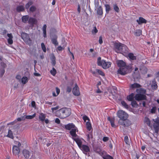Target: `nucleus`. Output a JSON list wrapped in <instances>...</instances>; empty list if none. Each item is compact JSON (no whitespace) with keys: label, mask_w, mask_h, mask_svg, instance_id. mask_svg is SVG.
Returning <instances> with one entry per match:
<instances>
[{"label":"nucleus","mask_w":159,"mask_h":159,"mask_svg":"<svg viewBox=\"0 0 159 159\" xmlns=\"http://www.w3.org/2000/svg\"><path fill=\"white\" fill-rule=\"evenodd\" d=\"M137 21L139 25H141L143 23L145 24L147 22V20L142 17H140L139 20H137Z\"/></svg>","instance_id":"dca6fc26"},{"label":"nucleus","mask_w":159,"mask_h":159,"mask_svg":"<svg viewBox=\"0 0 159 159\" xmlns=\"http://www.w3.org/2000/svg\"><path fill=\"white\" fill-rule=\"evenodd\" d=\"M102 42V36H100L99 38V43L100 44H101Z\"/></svg>","instance_id":"13d9d810"},{"label":"nucleus","mask_w":159,"mask_h":159,"mask_svg":"<svg viewBox=\"0 0 159 159\" xmlns=\"http://www.w3.org/2000/svg\"><path fill=\"white\" fill-rule=\"evenodd\" d=\"M51 59V63L52 65L53 66H54L56 64V62L55 61L56 58L54 55L53 54L52 55Z\"/></svg>","instance_id":"a878e982"},{"label":"nucleus","mask_w":159,"mask_h":159,"mask_svg":"<svg viewBox=\"0 0 159 159\" xmlns=\"http://www.w3.org/2000/svg\"><path fill=\"white\" fill-rule=\"evenodd\" d=\"M121 103L122 105L125 108L128 109L129 108V106L126 104V103L124 101H122L121 102Z\"/></svg>","instance_id":"58836bf2"},{"label":"nucleus","mask_w":159,"mask_h":159,"mask_svg":"<svg viewBox=\"0 0 159 159\" xmlns=\"http://www.w3.org/2000/svg\"><path fill=\"white\" fill-rule=\"evenodd\" d=\"M25 116H21L20 117L17 118V120L18 121H20L21 120H25Z\"/></svg>","instance_id":"8fccbe9b"},{"label":"nucleus","mask_w":159,"mask_h":159,"mask_svg":"<svg viewBox=\"0 0 159 159\" xmlns=\"http://www.w3.org/2000/svg\"><path fill=\"white\" fill-rule=\"evenodd\" d=\"M7 36L9 38L7 39L8 43L10 44H11L13 43V41L12 40V38H13V36L11 34H8Z\"/></svg>","instance_id":"a211bd4d"},{"label":"nucleus","mask_w":159,"mask_h":159,"mask_svg":"<svg viewBox=\"0 0 159 159\" xmlns=\"http://www.w3.org/2000/svg\"><path fill=\"white\" fill-rule=\"evenodd\" d=\"M16 144L18 146H17L19 148L21 146V143L19 142H16Z\"/></svg>","instance_id":"680f3d73"},{"label":"nucleus","mask_w":159,"mask_h":159,"mask_svg":"<svg viewBox=\"0 0 159 159\" xmlns=\"http://www.w3.org/2000/svg\"><path fill=\"white\" fill-rule=\"evenodd\" d=\"M117 115L120 118L119 120H122L128 119L129 117L128 114L122 110L118 111L117 112Z\"/></svg>","instance_id":"423d86ee"},{"label":"nucleus","mask_w":159,"mask_h":159,"mask_svg":"<svg viewBox=\"0 0 159 159\" xmlns=\"http://www.w3.org/2000/svg\"><path fill=\"white\" fill-rule=\"evenodd\" d=\"M88 138L89 139H90V137L92 139L93 138V135L92 134H88L87 135Z\"/></svg>","instance_id":"e2e57ef3"},{"label":"nucleus","mask_w":159,"mask_h":159,"mask_svg":"<svg viewBox=\"0 0 159 159\" xmlns=\"http://www.w3.org/2000/svg\"><path fill=\"white\" fill-rule=\"evenodd\" d=\"M128 140L129 138L128 136H125L124 138V141L127 144H129Z\"/></svg>","instance_id":"603ef678"},{"label":"nucleus","mask_w":159,"mask_h":159,"mask_svg":"<svg viewBox=\"0 0 159 159\" xmlns=\"http://www.w3.org/2000/svg\"><path fill=\"white\" fill-rule=\"evenodd\" d=\"M96 71L100 75H102V76L104 75V73L101 70H100L97 69L96 70Z\"/></svg>","instance_id":"3c124183"},{"label":"nucleus","mask_w":159,"mask_h":159,"mask_svg":"<svg viewBox=\"0 0 159 159\" xmlns=\"http://www.w3.org/2000/svg\"><path fill=\"white\" fill-rule=\"evenodd\" d=\"M23 154L25 158L27 159H30L32 156V153L26 149L23 150Z\"/></svg>","instance_id":"9d476101"},{"label":"nucleus","mask_w":159,"mask_h":159,"mask_svg":"<svg viewBox=\"0 0 159 159\" xmlns=\"http://www.w3.org/2000/svg\"><path fill=\"white\" fill-rule=\"evenodd\" d=\"M21 78V77L19 75H17L16 77V78L17 80H20Z\"/></svg>","instance_id":"338daca9"},{"label":"nucleus","mask_w":159,"mask_h":159,"mask_svg":"<svg viewBox=\"0 0 159 159\" xmlns=\"http://www.w3.org/2000/svg\"><path fill=\"white\" fill-rule=\"evenodd\" d=\"M77 130V128L75 126V127L72 128L70 132V134L74 138L76 137L77 136V135L76 134V132Z\"/></svg>","instance_id":"4468645a"},{"label":"nucleus","mask_w":159,"mask_h":159,"mask_svg":"<svg viewBox=\"0 0 159 159\" xmlns=\"http://www.w3.org/2000/svg\"><path fill=\"white\" fill-rule=\"evenodd\" d=\"M136 91L139 94L144 93L146 92V90L143 89L141 88L139 89H137Z\"/></svg>","instance_id":"7c9ffc66"},{"label":"nucleus","mask_w":159,"mask_h":159,"mask_svg":"<svg viewBox=\"0 0 159 159\" xmlns=\"http://www.w3.org/2000/svg\"><path fill=\"white\" fill-rule=\"evenodd\" d=\"M72 92L75 96H79L80 95L79 88L77 83L75 84V86L73 88Z\"/></svg>","instance_id":"6e6552de"},{"label":"nucleus","mask_w":159,"mask_h":159,"mask_svg":"<svg viewBox=\"0 0 159 159\" xmlns=\"http://www.w3.org/2000/svg\"><path fill=\"white\" fill-rule=\"evenodd\" d=\"M50 37L52 43L55 46H56L58 45V43L57 42V36L54 34H51Z\"/></svg>","instance_id":"1a4fd4ad"},{"label":"nucleus","mask_w":159,"mask_h":159,"mask_svg":"<svg viewBox=\"0 0 159 159\" xmlns=\"http://www.w3.org/2000/svg\"><path fill=\"white\" fill-rule=\"evenodd\" d=\"M29 16L28 15L24 16H22V20L23 22L26 23L29 20Z\"/></svg>","instance_id":"393cba45"},{"label":"nucleus","mask_w":159,"mask_h":159,"mask_svg":"<svg viewBox=\"0 0 159 159\" xmlns=\"http://www.w3.org/2000/svg\"><path fill=\"white\" fill-rule=\"evenodd\" d=\"M131 105L133 107H137L138 106V104L135 101H132L131 103Z\"/></svg>","instance_id":"49530a36"},{"label":"nucleus","mask_w":159,"mask_h":159,"mask_svg":"<svg viewBox=\"0 0 159 159\" xmlns=\"http://www.w3.org/2000/svg\"><path fill=\"white\" fill-rule=\"evenodd\" d=\"M113 9L114 10L117 12H119L120 11V9L119 7L117 6L115 4L113 6Z\"/></svg>","instance_id":"c9c22d12"},{"label":"nucleus","mask_w":159,"mask_h":159,"mask_svg":"<svg viewBox=\"0 0 159 159\" xmlns=\"http://www.w3.org/2000/svg\"><path fill=\"white\" fill-rule=\"evenodd\" d=\"M55 122L58 124H59L60 123V121L58 118H57L55 119Z\"/></svg>","instance_id":"052dcab7"},{"label":"nucleus","mask_w":159,"mask_h":159,"mask_svg":"<svg viewBox=\"0 0 159 159\" xmlns=\"http://www.w3.org/2000/svg\"><path fill=\"white\" fill-rule=\"evenodd\" d=\"M59 108V107L58 106H57L55 107H53L51 108V109L52 111V112H53L54 110H57Z\"/></svg>","instance_id":"bf43d9fd"},{"label":"nucleus","mask_w":159,"mask_h":159,"mask_svg":"<svg viewBox=\"0 0 159 159\" xmlns=\"http://www.w3.org/2000/svg\"><path fill=\"white\" fill-rule=\"evenodd\" d=\"M108 120L110 122L111 126L113 127L116 128V125L114 124L115 118L114 117L110 118L109 117L107 118Z\"/></svg>","instance_id":"f3484780"},{"label":"nucleus","mask_w":159,"mask_h":159,"mask_svg":"<svg viewBox=\"0 0 159 159\" xmlns=\"http://www.w3.org/2000/svg\"><path fill=\"white\" fill-rule=\"evenodd\" d=\"M84 152H88L90 151V148L87 145H83L81 146V148H80Z\"/></svg>","instance_id":"6ab92c4d"},{"label":"nucleus","mask_w":159,"mask_h":159,"mask_svg":"<svg viewBox=\"0 0 159 159\" xmlns=\"http://www.w3.org/2000/svg\"><path fill=\"white\" fill-rule=\"evenodd\" d=\"M36 115L35 114H34L33 115L31 116V115H28V116H26L25 117V119H31L34 118V117H35Z\"/></svg>","instance_id":"f704fd0d"},{"label":"nucleus","mask_w":159,"mask_h":159,"mask_svg":"<svg viewBox=\"0 0 159 159\" xmlns=\"http://www.w3.org/2000/svg\"><path fill=\"white\" fill-rule=\"evenodd\" d=\"M116 63L119 68L117 70L118 73L121 75H125L129 71L128 67L126 66L125 63L122 60L116 61Z\"/></svg>","instance_id":"f03ea898"},{"label":"nucleus","mask_w":159,"mask_h":159,"mask_svg":"<svg viewBox=\"0 0 159 159\" xmlns=\"http://www.w3.org/2000/svg\"><path fill=\"white\" fill-rule=\"evenodd\" d=\"M73 139L76 142L79 147L81 148L82 142L81 140L79 138H73Z\"/></svg>","instance_id":"412c9836"},{"label":"nucleus","mask_w":159,"mask_h":159,"mask_svg":"<svg viewBox=\"0 0 159 159\" xmlns=\"http://www.w3.org/2000/svg\"><path fill=\"white\" fill-rule=\"evenodd\" d=\"M97 13L99 15H102L103 14L102 9L101 7L99 6L97 9Z\"/></svg>","instance_id":"cd10ccee"},{"label":"nucleus","mask_w":159,"mask_h":159,"mask_svg":"<svg viewBox=\"0 0 159 159\" xmlns=\"http://www.w3.org/2000/svg\"><path fill=\"white\" fill-rule=\"evenodd\" d=\"M50 72L51 74L53 76H55L57 73L56 70L54 67H53L52 70H51Z\"/></svg>","instance_id":"4c0bfd02"},{"label":"nucleus","mask_w":159,"mask_h":159,"mask_svg":"<svg viewBox=\"0 0 159 159\" xmlns=\"http://www.w3.org/2000/svg\"><path fill=\"white\" fill-rule=\"evenodd\" d=\"M109 138L106 137H104L103 138V141L104 142H107L109 140Z\"/></svg>","instance_id":"4d7b16f0"},{"label":"nucleus","mask_w":159,"mask_h":159,"mask_svg":"<svg viewBox=\"0 0 159 159\" xmlns=\"http://www.w3.org/2000/svg\"><path fill=\"white\" fill-rule=\"evenodd\" d=\"M113 49L116 52L122 54L127 57H129V49L126 46L120 43H115L114 44Z\"/></svg>","instance_id":"f257e3e1"},{"label":"nucleus","mask_w":159,"mask_h":159,"mask_svg":"<svg viewBox=\"0 0 159 159\" xmlns=\"http://www.w3.org/2000/svg\"><path fill=\"white\" fill-rule=\"evenodd\" d=\"M46 117V115L43 113H40L39 116V119L42 122H43Z\"/></svg>","instance_id":"4be33fe9"},{"label":"nucleus","mask_w":159,"mask_h":159,"mask_svg":"<svg viewBox=\"0 0 159 159\" xmlns=\"http://www.w3.org/2000/svg\"><path fill=\"white\" fill-rule=\"evenodd\" d=\"M97 64L98 65L101 66L104 69H106L110 67L111 63L110 62H106L105 61L101 60V57H99L98 58Z\"/></svg>","instance_id":"39448f33"},{"label":"nucleus","mask_w":159,"mask_h":159,"mask_svg":"<svg viewBox=\"0 0 159 159\" xmlns=\"http://www.w3.org/2000/svg\"><path fill=\"white\" fill-rule=\"evenodd\" d=\"M1 67L0 68H3L4 69L7 67V65L3 62H2L0 63Z\"/></svg>","instance_id":"37998d69"},{"label":"nucleus","mask_w":159,"mask_h":159,"mask_svg":"<svg viewBox=\"0 0 159 159\" xmlns=\"http://www.w3.org/2000/svg\"><path fill=\"white\" fill-rule=\"evenodd\" d=\"M141 70L143 74H145L147 72V69L145 67H143Z\"/></svg>","instance_id":"a19ab883"},{"label":"nucleus","mask_w":159,"mask_h":159,"mask_svg":"<svg viewBox=\"0 0 159 159\" xmlns=\"http://www.w3.org/2000/svg\"><path fill=\"white\" fill-rule=\"evenodd\" d=\"M7 136L8 137H9L12 139H13L14 138L12 131L10 129L8 130V134L7 135Z\"/></svg>","instance_id":"72a5a7b5"},{"label":"nucleus","mask_w":159,"mask_h":159,"mask_svg":"<svg viewBox=\"0 0 159 159\" xmlns=\"http://www.w3.org/2000/svg\"><path fill=\"white\" fill-rule=\"evenodd\" d=\"M157 110V107H154L151 109L150 112L151 113L154 114L156 113V111Z\"/></svg>","instance_id":"79ce46f5"},{"label":"nucleus","mask_w":159,"mask_h":159,"mask_svg":"<svg viewBox=\"0 0 159 159\" xmlns=\"http://www.w3.org/2000/svg\"><path fill=\"white\" fill-rule=\"evenodd\" d=\"M144 121L146 123V124L150 126L151 122L149 119L148 118H145V119Z\"/></svg>","instance_id":"c03bdc74"},{"label":"nucleus","mask_w":159,"mask_h":159,"mask_svg":"<svg viewBox=\"0 0 159 159\" xmlns=\"http://www.w3.org/2000/svg\"><path fill=\"white\" fill-rule=\"evenodd\" d=\"M141 87V85L137 83H134L131 85V87L133 89L139 88Z\"/></svg>","instance_id":"c756f323"},{"label":"nucleus","mask_w":159,"mask_h":159,"mask_svg":"<svg viewBox=\"0 0 159 159\" xmlns=\"http://www.w3.org/2000/svg\"><path fill=\"white\" fill-rule=\"evenodd\" d=\"M13 153L15 155H18L20 152V149L17 145H14L12 148Z\"/></svg>","instance_id":"f8f14e48"},{"label":"nucleus","mask_w":159,"mask_h":159,"mask_svg":"<svg viewBox=\"0 0 159 159\" xmlns=\"http://www.w3.org/2000/svg\"><path fill=\"white\" fill-rule=\"evenodd\" d=\"M41 46L43 51L44 52H46V49L44 43H42L41 44Z\"/></svg>","instance_id":"a18cd8bd"},{"label":"nucleus","mask_w":159,"mask_h":159,"mask_svg":"<svg viewBox=\"0 0 159 159\" xmlns=\"http://www.w3.org/2000/svg\"><path fill=\"white\" fill-rule=\"evenodd\" d=\"M32 4V2L31 1H30L28 2L26 5L25 7L26 9H28L30 6Z\"/></svg>","instance_id":"09e8293b"},{"label":"nucleus","mask_w":159,"mask_h":159,"mask_svg":"<svg viewBox=\"0 0 159 159\" xmlns=\"http://www.w3.org/2000/svg\"><path fill=\"white\" fill-rule=\"evenodd\" d=\"M56 92H57V95H58L59 93L60 92V90L57 87H56Z\"/></svg>","instance_id":"0e129e2a"},{"label":"nucleus","mask_w":159,"mask_h":159,"mask_svg":"<svg viewBox=\"0 0 159 159\" xmlns=\"http://www.w3.org/2000/svg\"><path fill=\"white\" fill-rule=\"evenodd\" d=\"M74 84L73 81H72L70 83V86H67L66 89V92L68 93L70 92L71 91L72 88L71 86H72V85Z\"/></svg>","instance_id":"bb28decb"},{"label":"nucleus","mask_w":159,"mask_h":159,"mask_svg":"<svg viewBox=\"0 0 159 159\" xmlns=\"http://www.w3.org/2000/svg\"><path fill=\"white\" fill-rule=\"evenodd\" d=\"M21 82L23 84H25L28 82V78L26 77H23L21 80Z\"/></svg>","instance_id":"473e14b6"},{"label":"nucleus","mask_w":159,"mask_h":159,"mask_svg":"<svg viewBox=\"0 0 159 159\" xmlns=\"http://www.w3.org/2000/svg\"><path fill=\"white\" fill-rule=\"evenodd\" d=\"M28 22L29 24L33 26L34 25L36 24L37 23V20L34 18L30 17Z\"/></svg>","instance_id":"ddd939ff"},{"label":"nucleus","mask_w":159,"mask_h":159,"mask_svg":"<svg viewBox=\"0 0 159 159\" xmlns=\"http://www.w3.org/2000/svg\"><path fill=\"white\" fill-rule=\"evenodd\" d=\"M36 10V8L35 7L32 6L30 8V11L32 12Z\"/></svg>","instance_id":"864d4df0"},{"label":"nucleus","mask_w":159,"mask_h":159,"mask_svg":"<svg viewBox=\"0 0 159 159\" xmlns=\"http://www.w3.org/2000/svg\"><path fill=\"white\" fill-rule=\"evenodd\" d=\"M47 26L46 25H44L43 27V30H46Z\"/></svg>","instance_id":"774afa93"},{"label":"nucleus","mask_w":159,"mask_h":159,"mask_svg":"<svg viewBox=\"0 0 159 159\" xmlns=\"http://www.w3.org/2000/svg\"><path fill=\"white\" fill-rule=\"evenodd\" d=\"M152 84L151 85L152 88V89H156L157 88V84L156 81L155 79H154L152 81Z\"/></svg>","instance_id":"5701e85b"},{"label":"nucleus","mask_w":159,"mask_h":159,"mask_svg":"<svg viewBox=\"0 0 159 159\" xmlns=\"http://www.w3.org/2000/svg\"><path fill=\"white\" fill-rule=\"evenodd\" d=\"M118 123L121 125H123L125 128H128L129 125V120L127 119L124 120H119Z\"/></svg>","instance_id":"0eeeda50"},{"label":"nucleus","mask_w":159,"mask_h":159,"mask_svg":"<svg viewBox=\"0 0 159 159\" xmlns=\"http://www.w3.org/2000/svg\"><path fill=\"white\" fill-rule=\"evenodd\" d=\"M105 7L106 9V11L107 13H108L109 11L111 10V7L108 4H106Z\"/></svg>","instance_id":"e433bc0d"},{"label":"nucleus","mask_w":159,"mask_h":159,"mask_svg":"<svg viewBox=\"0 0 159 159\" xmlns=\"http://www.w3.org/2000/svg\"><path fill=\"white\" fill-rule=\"evenodd\" d=\"M86 128L87 129L90 131L92 128L91 123L89 122H87L86 123Z\"/></svg>","instance_id":"2f4dec72"},{"label":"nucleus","mask_w":159,"mask_h":159,"mask_svg":"<svg viewBox=\"0 0 159 159\" xmlns=\"http://www.w3.org/2000/svg\"><path fill=\"white\" fill-rule=\"evenodd\" d=\"M134 34L136 36H139L142 34V31L140 30H136L134 32Z\"/></svg>","instance_id":"b1692460"},{"label":"nucleus","mask_w":159,"mask_h":159,"mask_svg":"<svg viewBox=\"0 0 159 159\" xmlns=\"http://www.w3.org/2000/svg\"><path fill=\"white\" fill-rule=\"evenodd\" d=\"M5 72V69L3 68H0V76L2 77Z\"/></svg>","instance_id":"ea45409f"},{"label":"nucleus","mask_w":159,"mask_h":159,"mask_svg":"<svg viewBox=\"0 0 159 159\" xmlns=\"http://www.w3.org/2000/svg\"><path fill=\"white\" fill-rule=\"evenodd\" d=\"M104 159H113V157L109 155H106L103 157Z\"/></svg>","instance_id":"de8ad7c7"},{"label":"nucleus","mask_w":159,"mask_h":159,"mask_svg":"<svg viewBox=\"0 0 159 159\" xmlns=\"http://www.w3.org/2000/svg\"><path fill=\"white\" fill-rule=\"evenodd\" d=\"M135 98L136 100L139 101L146 99V96L144 94H136Z\"/></svg>","instance_id":"9b49d317"},{"label":"nucleus","mask_w":159,"mask_h":159,"mask_svg":"<svg viewBox=\"0 0 159 159\" xmlns=\"http://www.w3.org/2000/svg\"><path fill=\"white\" fill-rule=\"evenodd\" d=\"M137 60V56L135 54L130 53V61L131 62H134Z\"/></svg>","instance_id":"2eb2a0df"},{"label":"nucleus","mask_w":159,"mask_h":159,"mask_svg":"<svg viewBox=\"0 0 159 159\" xmlns=\"http://www.w3.org/2000/svg\"><path fill=\"white\" fill-rule=\"evenodd\" d=\"M83 119L85 122L86 121V120H89V118H88V117L86 116H84L83 117Z\"/></svg>","instance_id":"6e6d98bb"},{"label":"nucleus","mask_w":159,"mask_h":159,"mask_svg":"<svg viewBox=\"0 0 159 159\" xmlns=\"http://www.w3.org/2000/svg\"><path fill=\"white\" fill-rule=\"evenodd\" d=\"M21 38L25 43L29 46L33 44V42L31 39L30 38L29 34L25 32H22L21 34Z\"/></svg>","instance_id":"20e7f679"},{"label":"nucleus","mask_w":159,"mask_h":159,"mask_svg":"<svg viewBox=\"0 0 159 159\" xmlns=\"http://www.w3.org/2000/svg\"><path fill=\"white\" fill-rule=\"evenodd\" d=\"M98 30H97L96 27L95 26L93 28V30L92 31V32L93 34H95L98 32Z\"/></svg>","instance_id":"5fc2aeb1"},{"label":"nucleus","mask_w":159,"mask_h":159,"mask_svg":"<svg viewBox=\"0 0 159 159\" xmlns=\"http://www.w3.org/2000/svg\"><path fill=\"white\" fill-rule=\"evenodd\" d=\"M31 105L33 107H35V102L34 101H32L31 102Z\"/></svg>","instance_id":"69168bd1"},{"label":"nucleus","mask_w":159,"mask_h":159,"mask_svg":"<svg viewBox=\"0 0 159 159\" xmlns=\"http://www.w3.org/2000/svg\"><path fill=\"white\" fill-rule=\"evenodd\" d=\"M25 9L23 6H19L17 7L16 10L18 12L22 11H24Z\"/></svg>","instance_id":"c85d7f7f"},{"label":"nucleus","mask_w":159,"mask_h":159,"mask_svg":"<svg viewBox=\"0 0 159 159\" xmlns=\"http://www.w3.org/2000/svg\"><path fill=\"white\" fill-rule=\"evenodd\" d=\"M71 114V109L69 108H63L58 111V116L61 119H64L68 117Z\"/></svg>","instance_id":"7ed1b4c3"},{"label":"nucleus","mask_w":159,"mask_h":159,"mask_svg":"<svg viewBox=\"0 0 159 159\" xmlns=\"http://www.w3.org/2000/svg\"><path fill=\"white\" fill-rule=\"evenodd\" d=\"M75 127V125L73 123H70L65 125V128L68 130H70Z\"/></svg>","instance_id":"aec40b11"}]
</instances>
